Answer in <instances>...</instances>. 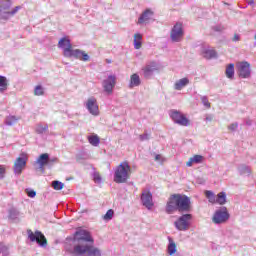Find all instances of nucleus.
<instances>
[{
    "mask_svg": "<svg viewBox=\"0 0 256 256\" xmlns=\"http://www.w3.org/2000/svg\"><path fill=\"white\" fill-rule=\"evenodd\" d=\"M66 251L70 253V255L81 256L87 253V256H101V250L93 247V245H74L71 247L66 245Z\"/></svg>",
    "mask_w": 256,
    "mask_h": 256,
    "instance_id": "obj_1",
    "label": "nucleus"
},
{
    "mask_svg": "<svg viewBox=\"0 0 256 256\" xmlns=\"http://www.w3.org/2000/svg\"><path fill=\"white\" fill-rule=\"evenodd\" d=\"M129 177H131V166L127 161L122 162L115 169L114 181L115 183H127Z\"/></svg>",
    "mask_w": 256,
    "mask_h": 256,
    "instance_id": "obj_2",
    "label": "nucleus"
},
{
    "mask_svg": "<svg viewBox=\"0 0 256 256\" xmlns=\"http://www.w3.org/2000/svg\"><path fill=\"white\" fill-rule=\"evenodd\" d=\"M74 241L78 244L76 245H93L95 243V240L93 239V236L91 235V232L87 230H77L74 233Z\"/></svg>",
    "mask_w": 256,
    "mask_h": 256,
    "instance_id": "obj_3",
    "label": "nucleus"
},
{
    "mask_svg": "<svg viewBox=\"0 0 256 256\" xmlns=\"http://www.w3.org/2000/svg\"><path fill=\"white\" fill-rule=\"evenodd\" d=\"M169 116L177 125H181V127H189L191 122L188 120L187 116L183 114L179 110H170Z\"/></svg>",
    "mask_w": 256,
    "mask_h": 256,
    "instance_id": "obj_4",
    "label": "nucleus"
},
{
    "mask_svg": "<svg viewBox=\"0 0 256 256\" xmlns=\"http://www.w3.org/2000/svg\"><path fill=\"white\" fill-rule=\"evenodd\" d=\"M229 217L231 216L229 211H227V207H222L215 211L212 221L215 225H221L223 223H227V221H229Z\"/></svg>",
    "mask_w": 256,
    "mask_h": 256,
    "instance_id": "obj_5",
    "label": "nucleus"
},
{
    "mask_svg": "<svg viewBox=\"0 0 256 256\" xmlns=\"http://www.w3.org/2000/svg\"><path fill=\"white\" fill-rule=\"evenodd\" d=\"M191 219H193V215L183 214L174 222V225L178 231H188L191 227Z\"/></svg>",
    "mask_w": 256,
    "mask_h": 256,
    "instance_id": "obj_6",
    "label": "nucleus"
},
{
    "mask_svg": "<svg viewBox=\"0 0 256 256\" xmlns=\"http://www.w3.org/2000/svg\"><path fill=\"white\" fill-rule=\"evenodd\" d=\"M28 239L32 243H36L40 245V247H47V238H45V235L41 233V231L37 230L35 233H33L30 229L27 230Z\"/></svg>",
    "mask_w": 256,
    "mask_h": 256,
    "instance_id": "obj_7",
    "label": "nucleus"
},
{
    "mask_svg": "<svg viewBox=\"0 0 256 256\" xmlns=\"http://www.w3.org/2000/svg\"><path fill=\"white\" fill-rule=\"evenodd\" d=\"M155 71H159V66L157 65V62H147L146 65L141 69V75L144 77V79H151Z\"/></svg>",
    "mask_w": 256,
    "mask_h": 256,
    "instance_id": "obj_8",
    "label": "nucleus"
},
{
    "mask_svg": "<svg viewBox=\"0 0 256 256\" xmlns=\"http://www.w3.org/2000/svg\"><path fill=\"white\" fill-rule=\"evenodd\" d=\"M64 57H74L75 59H79L80 61H89L90 57L85 51L80 49H66L64 51Z\"/></svg>",
    "mask_w": 256,
    "mask_h": 256,
    "instance_id": "obj_9",
    "label": "nucleus"
},
{
    "mask_svg": "<svg viewBox=\"0 0 256 256\" xmlns=\"http://www.w3.org/2000/svg\"><path fill=\"white\" fill-rule=\"evenodd\" d=\"M175 211H179V194H172L166 204V213L172 215Z\"/></svg>",
    "mask_w": 256,
    "mask_h": 256,
    "instance_id": "obj_10",
    "label": "nucleus"
},
{
    "mask_svg": "<svg viewBox=\"0 0 256 256\" xmlns=\"http://www.w3.org/2000/svg\"><path fill=\"white\" fill-rule=\"evenodd\" d=\"M179 213H189L191 211V199L188 196L178 194Z\"/></svg>",
    "mask_w": 256,
    "mask_h": 256,
    "instance_id": "obj_11",
    "label": "nucleus"
},
{
    "mask_svg": "<svg viewBox=\"0 0 256 256\" xmlns=\"http://www.w3.org/2000/svg\"><path fill=\"white\" fill-rule=\"evenodd\" d=\"M115 85H117V77H115V75L108 76V78L102 82L103 89L107 95H111V93H113Z\"/></svg>",
    "mask_w": 256,
    "mask_h": 256,
    "instance_id": "obj_12",
    "label": "nucleus"
},
{
    "mask_svg": "<svg viewBox=\"0 0 256 256\" xmlns=\"http://www.w3.org/2000/svg\"><path fill=\"white\" fill-rule=\"evenodd\" d=\"M170 37L174 43H179L183 39V24L176 23L171 30Z\"/></svg>",
    "mask_w": 256,
    "mask_h": 256,
    "instance_id": "obj_13",
    "label": "nucleus"
},
{
    "mask_svg": "<svg viewBox=\"0 0 256 256\" xmlns=\"http://www.w3.org/2000/svg\"><path fill=\"white\" fill-rule=\"evenodd\" d=\"M27 156L26 154H21V157H18L14 163V173L15 175H21L23 169L27 167Z\"/></svg>",
    "mask_w": 256,
    "mask_h": 256,
    "instance_id": "obj_14",
    "label": "nucleus"
},
{
    "mask_svg": "<svg viewBox=\"0 0 256 256\" xmlns=\"http://www.w3.org/2000/svg\"><path fill=\"white\" fill-rule=\"evenodd\" d=\"M238 75L242 79H249L251 77V66L248 62L238 64Z\"/></svg>",
    "mask_w": 256,
    "mask_h": 256,
    "instance_id": "obj_15",
    "label": "nucleus"
},
{
    "mask_svg": "<svg viewBox=\"0 0 256 256\" xmlns=\"http://www.w3.org/2000/svg\"><path fill=\"white\" fill-rule=\"evenodd\" d=\"M86 109H88L91 115H99V105H97V99L91 97L86 102Z\"/></svg>",
    "mask_w": 256,
    "mask_h": 256,
    "instance_id": "obj_16",
    "label": "nucleus"
},
{
    "mask_svg": "<svg viewBox=\"0 0 256 256\" xmlns=\"http://www.w3.org/2000/svg\"><path fill=\"white\" fill-rule=\"evenodd\" d=\"M12 5L13 3L11 2V0H5L1 3L0 11L8 13V15H15V13H17V11L21 9V7L16 6L12 11L9 12L8 10L11 9Z\"/></svg>",
    "mask_w": 256,
    "mask_h": 256,
    "instance_id": "obj_17",
    "label": "nucleus"
},
{
    "mask_svg": "<svg viewBox=\"0 0 256 256\" xmlns=\"http://www.w3.org/2000/svg\"><path fill=\"white\" fill-rule=\"evenodd\" d=\"M142 205L146 209H151L153 207V195L149 191H144L141 195Z\"/></svg>",
    "mask_w": 256,
    "mask_h": 256,
    "instance_id": "obj_18",
    "label": "nucleus"
},
{
    "mask_svg": "<svg viewBox=\"0 0 256 256\" xmlns=\"http://www.w3.org/2000/svg\"><path fill=\"white\" fill-rule=\"evenodd\" d=\"M55 163V161H57V158L54 159H50L49 155L47 153L41 154L38 159H37V163L40 167V169H43V167H45V165H49V163Z\"/></svg>",
    "mask_w": 256,
    "mask_h": 256,
    "instance_id": "obj_19",
    "label": "nucleus"
},
{
    "mask_svg": "<svg viewBox=\"0 0 256 256\" xmlns=\"http://www.w3.org/2000/svg\"><path fill=\"white\" fill-rule=\"evenodd\" d=\"M151 17H153V11L151 9H146L138 19V25H143V23H147L150 21Z\"/></svg>",
    "mask_w": 256,
    "mask_h": 256,
    "instance_id": "obj_20",
    "label": "nucleus"
},
{
    "mask_svg": "<svg viewBox=\"0 0 256 256\" xmlns=\"http://www.w3.org/2000/svg\"><path fill=\"white\" fill-rule=\"evenodd\" d=\"M58 47L60 49H63V55L65 56V50L69 49V51H71L73 46L71 45V40H69L68 38H62L58 42Z\"/></svg>",
    "mask_w": 256,
    "mask_h": 256,
    "instance_id": "obj_21",
    "label": "nucleus"
},
{
    "mask_svg": "<svg viewBox=\"0 0 256 256\" xmlns=\"http://www.w3.org/2000/svg\"><path fill=\"white\" fill-rule=\"evenodd\" d=\"M139 85H141V78L139 77V74H132L130 77L129 89L139 87Z\"/></svg>",
    "mask_w": 256,
    "mask_h": 256,
    "instance_id": "obj_22",
    "label": "nucleus"
},
{
    "mask_svg": "<svg viewBox=\"0 0 256 256\" xmlns=\"http://www.w3.org/2000/svg\"><path fill=\"white\" fill-rule=\"evenodd\" d=\"M203 156L202 155H194L189 159V161L186 163L187 167H193L194 163L199 164L203 163Z\"/></svg>",
    "mask_w": 256,
    "mask_h": 256,
    "instance_id": "obj_23",
    "label": "nucleus"
},
{
    "mask_svg": "<svg viewBox=\"0 0 256 256\" xmlns=\"http://www.w3.org/2000/svg\"><path fill=\"white\" fill-rule=\"evenodd\" d=\"M168 247H167V251H168V255H175V253H177V245L175 244V241H173V238L168 237Z\"/></svg>",
    "mask_w": 256,
    "mask_h": 256,
    "instance_id": "obj_24",
    "label": "nucleus"
},
{
    "mask_svg": "<svg viewBox=\"0 0 256 256\" xmlns=\"http://www.w3.org/2000/svg\"><path fill=\"white\" fill-rule=\"evenodd\" d=\"M189 83V78H182L180 80H178L175 85H174V89L176 91H181V89H183V87H187V84Z\"/></svg>",
    "mask_w": 256,
    "mask_h": 256,
    "instance_id": "obj_25",
    "label": "nucleus"
},
{
    "mask_svg": "<svg viewBox=\"0 0 256 256\" xmlns=\"http://www.w3.org/2000/svg\"><path fill=\"white\" fill-rule=\"evenodd\" d=\"M8 88H9V80H7V77L5 76H0V93L7 91Z\"/></svg>",
    "mask_w": 256,
    "mask_h": 256,
    "instance_id": "obj_26",
    "label": "nucleus"
},
{
    "mask_svg": "<svg viewBox=\"0 0 256 256\" xmlns=\"http://www.w3.org/2000/svg\"><path fill=\"white\" fill-rule=\"evenodd\" d=\"M204 59H215L217 57V52L214 49H206L202 52Z\"/></svg>",
    "mask_w": 256,
    "mask_h": 256,
    "instance_id": "obj_27",
    "label": "nucleus"
},
{
    "mask_svg": "<svg viewBox=\"0 0 256 256\" xmlns=\"http://www.w3.org/2000/svg\"><path fill=\"white\" fill-rule=\"evenodd\" d=\"M225 73L228 79H233V77H235V64H229L226 67Z\"/></svg>",
    "mask_w": 256,
    "mask_h": 256,
    "instance_id": "obj_28",
    "label": "nucleus"
},
{
    "mask_svg": "<svg viewBox=\"0 0 256 256\" xmlns=\"http://www.w3.org/2000/svg\"><path fill=\"white\" fill-rule=\"evenodd\" d=\"M216 203H218V205H225V203H227V194H225V192L218 193Z\"/></svg>",
    "mask_w": 256,
    "mask_h": 256,
    "instance_id": "obj_29",
    "label": "nucleus"
},
{
    "mask_svg": "<svg viewBox=\"0 0 256 256\" xmlns=\"http://www.w3.org/2000/svg\"><path fill=\"white\" fill-rule=\"evenodd\" d=\"M88 141H89L90 145H93V147H98L99 143H101V140L99 139V136H97V135L88 136Z\"/></svg>",
    "mask_w": 256,
    "mask_h": 256,
    "instance_id": "obj_30",
    "label": "nucleus"
},
{
    "mask_svg": "<svg viewBox=\"0 0 256 256\" xmlns=\"http://www.w3.org/2000/svg\"><path fill=\"white\" fill-rule=\"evenodd\" d=\"M206 198L208 199L209 203L215 204L217 203V196L210 190L205 191Z\"/></svg>",
    "mask_w": 256,
    "mask_h": 256,
    "instance_id": "obj_31",
    "label": "nucleus"
},
{
    "mask_svg": "<svg viewBox=\"0 0 256 256\" xmlns=\"http://www.w3.org/2000/svg\"><path fill=\"white\" fill-rule=\"evenodd\" d=\"M20 119L21 117L19 116H8L5 119V124L8 126L15 125V123H17Z\"/></svg>",
    "mask_w": 256,
    "mask_h": 256,
    "instance_id": "obj_32",
    "label": "nucleus"
},
{
    "mask_svg": "<svg viewBox=\"0 0 256 256\" xmlns=\"http://www.w3.org/2000/svg\"><path fill=\"white\" fill-rule=\"evenodd\" d=\"M141 39H143V36L141 34L134 35V48L135 49H139L141 47Z\"/></svg>",
    "mask_w": 256,
    "mask_h": 256,
    "instance_id": "obj_33",
    "label": "nucleus"
},
{
    "mask_svg": "<svg viewBox=\"0 0 256 256\" xmlns=\"http://www.w3.org/2000/svg\"><path fill=\"white\" fill-rule=\"evenodd\" d=\"M49 129V126L47 124H38L36 127V133L43 134Z\"/></svg>",
    "mask_w": 256,
    "mask_h": 256,
    "instance_id": "obj_34",
    "label": "nucleus"
},
{
    "mask_svg": "<svg viewBox=\"0 0 256 256\" xmlns=\"http://www.w3.org/2000/svg\"><path fill=\"white\" fill-rule=\"evenodd\" d=\"M0 253L3 256H9V246L4 245L3 242L0 243Z\"/></svg>",
    "mask_w": 256,
    "mask_h": 256,
    "instance_id": "obj_35",
    "label": "nucleus"
},
{
    "mask_svg": "<svg viewBox=\"0 0 256 256\" xmlns=\"http://www.w3.org/2000/svg\"><path fill=\"white\" fill-rule=\"evenodd\" d=\"M34 95L38 97L41 95H45V89L43 88V86L41 85L36 86L34 89Z\"/></svg>",
    "mask_w": 256,
    "mask_h": 256,
    "instance_id": "obj_36",
    "label": "nucleus"
},
{
    "mask_svg": "<svg viewBox=\"0 0 256 256\" xmlns=\"http://www.w3.org/2000/svg\"><path fill=\"white\" fill-rule=\"evenodd\" d=\"M52 187L53 189H55V191H61V189H63L64 187V184L60 181L55 180L52 182Z\"/></svg>",
    "mask_w": 256,
    "mask_h": 256,
    "instance_id": "obj_37",
    "label": "nucleus"
},
{
    "mask_svg": "<svg viewBox=\"0 0 256 256\" xmlns=\"http://www.w3.org/2000/svg\"><path fill=\"white\" fill-rule=\"evenodd\" d=\"M113 215H115V211H113V209L108 210L103 216L104 221H111V219H113Z\"/></svg>",
    "mask_w": 256,
    "mask_h": 256,
    "instance_id": "obj_38",
    "label": "nucleus"
},
{
    "mask_svg": "<svg viewBox=\"0 0 256 256\" xmlns=\"http://www.w3.org/2000/svg\"><path fill=\"white\" fill-rule=\"evenodd\" d=\"M19 217V210L12 208L9 210V218L10 219H17Z\"/></svg>",
    "mask_w": 256,
    "mask_h": 256,
    "instance_id": "obj_39",
    "label": "nucleus"
},
{
    "mask_svg": "<svg viewBox=\"0 0 256 256\" xmlns=\"http://www.w3.org/2000/svg\"><path fill=\"white\" fill-rule=\"evenodd\" d=\"M201 101L204 107H207V109H211V103L209 102V98H207V96H202Z\"/></svg>",
    "mask_w": 256,
    "mask_h": 256,
    "instance_id": "obj_40",
    "label": "nucleus"
},
{
    "mask_svg": "<svg viewBox=\"0 0 256 256\" xmlns=\"http://www.w3.org/2000/svg\"><path fill=\"white\" fill-rule=\"evenodd\" d=\"M5 173H7V170H6L5 166L0 165V179L5 178Z\"/></svg>",
    "mask_w": 256,
    "mask_h": 256,
    "instance_id": "obj_41",
    "label": "nucleus"
},
{
    "mask_svg": "<svg viewBox=\"0 0 256 256\" xmlns=\"http://www.w3.org/2000/svg\"><path fill=\"white\" fill-rule=\"evenodd\" d=\"M85 159H88L87 155H85V154H78L76 156V161H78V163H81V161H83Z\"/></svg>",
    "mask_w": 256,
    "mask_h": 256,
    "instance_id": "obj_42",
    "label": "nucleus"
},
{
    "mask_svg": "<svg viewBox=\"0 0 256 256\" xmlns=\"http://www.w3.org/2000/svg\"><path fill=\"white\" fill-rule=\"evenodd\" d=\"M237 127H239V124L237 122L232 123L228 126L229 131H237Z\"/></svg>",
    "mask_w": 256,
    "mask_h": 256,
    "instance_id": "obj_43",
    "label": "nucleus"
},
{
    "mask_svg": "<svg viewBox=\"0 0 256 256\" xmlns=\"http://www.w3.org/2000/svg\"><path fill=\"white\" fill-rule=\"evenodd\" d=\"M94 183H101V174L99 172L94 173Z\"/></svg>",
    "mask_w": 256,
    "mask_h": 256,
    "instance_id": "obj_44",
    "label": "nucleus"
},
{
    "mask_svg": "<svg viewBox=\"0 0 256 256\" xmlns=\"http://www.w3.org/2000/svg\"><path fill=\"white\" fill-rule=\"evenodd\" d=\"M139 139H140V141H149V134L144 133V134L139 136Z\"/></svg>",
    "mask_w": 256,
    "mask_h": 256,
    "instance_id": "obj_45",
    "label": "nucleus"
},
{
    "mask_svg": "<svg viewBox=\"0 0 256 256\" xmlns=\"http://www.w3.org/2000/svg\"><path fill=\"white\" fill-rule=\"evenodd\" d=\"M26 193L28 197H31V199H33V197L37 195V192H35V190H26Z\"/></svg>",
    "mask_w": 256,
    "mask_h": 256,
    "instance_id": "obj_46",
    "label": "nucleus"
},
{
    "mask_svg": "<svg viewBox=\"0 0 256 256\" xmlns=\"http://www.w3.org/2000/svg\"><path fill=\"white\" fill-rule=\"evenodd\" d=\"M242 173H248V175H251V168L249 166H243Z\"/></svg>",
    "mask_w": 256,
    "mask_h": 256,
    "instance_id": "obj_47",
    "label": "nucleus"
},
{
    "mask_svg": "<svg viewBox=\"0 0 256 256\" xmlns=\"http://www.w3.org/2000/svg\"><path fill=\"white\" fill-rule=\"evenodd\" d=\"M232 41H241V36H239V34H234Z\"/></svg>",
    "mask_w": 256,
    "mask_h": 256,
    "instance_id": "obj_48",
    "label": "nucleus"
},
{
    "mask_svg": "<svg viewBox=\"0 0 256 256\" xmlns=\"http://www.w3.org/2000/svg\"><path fill=\"white\" fill-rule=\"evenodd\" d=\"M205 121H213V115H206Z\"/></svg>",
    "mask_w": 256,
    "mask_h": 256,
    "instance_id": "obj_49",
    "label": "nucleus"
},
{
    "mask_svg": "<svg viewBox=\"0 0 256 256\" xmlns=\"http://www.w3.org/2000/svg\"><path fill=\"white\" fill-rule=\"evenodd\" d=\"M155 161H161V155L160 154H157L155 156Z\"/></svg>",
    "mask_w": 256,
    "mask_h": 256,
    "instance_id": "obj_50",
    "label": "nucleus"
},
{
    "mask_svg": "<svg viewBox=\"0 0 256 256\" xmlns=\"http://www.w3.org/2000/svg\"><path fill=\"white\" fill-rule=\"evenodd\" d=\"M214 31H223V29L219 26L214 27Z\"/></svg>",
    "mask_w": 256,
    "mask_h": 256,
    "instance_id": "obj_51",
    "label": "nucleus"
},
{
    "mask_svg": "<svg viewBox=\"0 0 256 256\" xmlns=\"http://www.w3.org/2000/svg\"><path fill=\"white\" fill-rule=\"evenodd\" d=\"M246 125H251V121H246Z\"/></svg>",
    "mask_w": 256,
    "mask_h": 256,
    "instance_id": "obj_52",
    "label": "nucleus"
},
{
    "mask_svg": "<svg viewBox=\"0 0 256 256\" xmlns=\"http://www.w3.org/2000/svg\"><path fill=\"white\" fill-rule=\"evenodd\" d=\"M248 3H249L250 5H252V3H253V0H249V1H248Z\"/></svg>",
    "mask_w": 256,
    "mask_h": 256,
    "instance_id": "obj_53",
    "label": "nucleus"
},
{
    "mask_svg": "<svg viewBox=\"0 0 256 256\" xmlns=\"http://www.w3.org/2000/svg\"><path fill=\"white\" fill-rule=\"evenodd\" d=\"M107 63H111V61H110V60H107Z\"/></svg>",
    "mask_w": 256,
    "mask_h": 256,
    "instance_id": "obj_54",
    "label": "nucleus"
}]
</instances>
